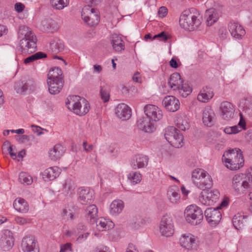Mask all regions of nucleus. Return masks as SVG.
I'll list each match as a JSON object with an SVG mask.
<instances>
[{"mask_svg":"<svg viewBox=\"0 0 252 252\" xmlns=\"http://www.w3.org/2000/svg\"><path fill=\"white\" fill-rule=\"evenodd\" d=\"M232 187L238 194L249 192L250 199L252 200V167L248 169L245 174L235 175L232 179Z\"/></svg>","mask_w":252,"mask_h":252,"instance_id":"obj_1","label":"nucleus"},{"mask_svg":"<svg viewBox=\"0 0 252 252\" xmlns=\"http://www.w3.org/2000/svg\"><path fill=\"white\" fill-rule=\"evenodd\" d=\"M222 160L225 163V166L231 170H237L244 164L241 150L236 148L225 152L222 156Z\"/></svg>","mask_w":252,"mask_h":252,"instance_id":"obj_2","label":"nucleus"},{"mask_svg":"<svg viewBox=\"0 0 252 252\" xmlns=\"http://www.w3.org/2000/svg\"><path fill=\"white\" fill-rule=\"evenodd\" d=\"M195 10L194 8H191L183 12L179 19L181 27L186 30L192 31L200 25L201 21L198 18L199 14L198 12L194 13Z\"/></svg>","mask_w":252,"mask_h":252,"instance_id":"obj_3","label":"nucleus"},{"mask_svg":"<svg viewBox=\"0 0 252 252\" xmlns=\"http://www.w3.org/2000/svg\"><path fill=\"white\" fill-rule=\"evenodd\" d=\"M67 108L75 114L83 116L89 110V104L86 99L78 95H70L65 102Z\"/></svg>","mask_w":252,"mask_h":252,"instance_id":"obj_4","label":"nucleus"},{"mask_svg":"<svg viewBox=\"0 0 252 252\" xmlns=\"http://www.w3.org/2000/svg\"><path fill=\"white\" fill-rule=\"evenodd\" d=\"M192 180L194 185L203 191L213 186V180L209 174L203 169L197 168L192 172Z\"/></svg>","mask_w":252,"mask_h":252,"instance_id":"obj_5","label":"nucleus"},{"mask_svg":"<svg viewBox=\"0 0 252 252\" xmlns=\"http://www.w3.org/2000/svg\"><path fill=\"white\" fill-rule=\"evenodd\" d=\"M168 84L173 90H178L181 96L186 97L192 92V88L187 82H184L179 73L175 72L170 75Z\"/></svg>","mask_w":252,"mask_h":252,"instance_id":"obj_6","label":"nucleus"},{"mask_svg":"<svg viewBox=\"0 0 252 252\" xmlns=\"http://www.w3.org/2000/svg\"><path fill=\"white\" fill-rule=\"evenodd\" d=\"M184 216L187 222L192 225L199 224L203 219V211L194 205H189L186 208Z\"/></svg>","mask_w":252,"mask_h":252,"instance_id":"obj_7","label":"nucleus"},{"mask_svg":"<svg viewBox=\"0 0 252 252\" xmlns=\"http://www.w3.org/2000/svg\"><path fill=\"white\" fill-rule=\"evenodd\" d=\"M164 137L173 147L179 148L183 145V136L180 131L174 126H169L165 130Z\"/></svg>","mask_w":252,"mask_h":252,"instance_id":"obj_8","label":"nucleus"},{"mask_svg":"<svg viewBox=\"0 0 252 252\" xmlns=\"http://www.w3.org/2000/svg\"><path fill=\"white\" fill-rule=\"evenodd\" d=\"M81 16L84 21L90 26L97 25L99 21L97 11L91 8L89 5L83 8Z\"/></svg>","mask_w":252,"mask_h":252,"instance_id":"obj_9","label":"nucleus"},{"mask_svg":"<svg viewBox=\"0 0 252 252\" xmlns=\"http://www.w3.org/2000/svg\"><path fill=\"white\" fill-rule=\"evenodd\" d=\"M219 195V191L217 189L209 190L207 189L201 192L199 200L203 205L211 206L218 200Z\"/></svg>","mask_w":252,"mask_h":252,"instance_id":"obj_10","label":"nucleus"},{"mask_svg":"<svg viewBox=\"0 0 252 252\" xmlns=\"http://www.w3.org/2000/svg\"><path fill=\"white\" fill-rule=\"evenodd\" d=\"M77 199L82 205L92 203L94 199L93 190L87 187H80L77 189Z\"/></svg>","mask_w":252,"mask_h":252,"instance_id":"obj_11","label":"nucleus"},{"mask_svg":"<svg viewBox=\"0 0 252 252\" xmlns=\"http://www.w3.org/2000/svg\"><path fill=\"white\" fill-rule=\"evenodd\" d=\"M160 232L162 235L165 237H170L174 233V225L172 218L168 215L162 217L161 220Z\"/></svg>","mask_w":252,"mask_h":252,"instance_id":"obj_12","label":"nucleus"},{"mask_svg":"<svg viewBox=\"0 0 252 252\" xmlns=\"http://www.w3.org/2000/svg\"><path fill=\"white\" fill-rule=\"evenodd\" d=\"M21 248L24 252H39L37 241L32 235L26 236L23 238Z\"/></svg>","mask_w":252,"mask_h":252,"instance_id":"obj_13","label":"nucleus"},{"mask_svg":"<svg viewBox=\"0 0 252 252\" xmlns=\"http://www.w3.org/2000/svg\"><path fill=\"white\" fill-rule=\"evenodd\" d=\"M144 110L145 115L153 122H158L162 118L161 110L155 105L147 104L145 106Z\"/></svg>","mask_w":252,"mask_h":252,"instance_id":"obj_14","label":"nucleus"},{"mask_svg":"<svg viewBox=\"0 0 252 252\" xmlns=\"http://www.w3.org/2000/svg\"><path fill=\"white\" fill-rule=\"evenodd\" d=\"M206 220L212 225H216L221 219V214L220 208H208L204 212Z\"/></svg>","mask_w":252,"mask_h":252,"instance_id":"obj_15","label":"nucleus"},{"mask_svg":"<svg viewBox=\"0 0 252 252\" xmlns=\"http://www.w3.org/2000/svg\"><path fill=\"white\" fill-rule=\"evenodd\" d=\"M14 245V238L12 232L3 230L0 241V247L4 251L10 250Z\"/></svg>","mask_w":252,"mask_h":252,"instance_id":"obj_16","label":"nucleus"},{"mask_svg":"<svg viewBox=\"0 0 252 252\" xmlns=\"http://www.w3.org/2000/svg\"><path fill=\"white\" fill-rule=\"evenodd\" d=\"M202 120L203 124L209 127L213 126L216 121V114L210 106L205 107L202 112Z\"/></svg>","mask_w":252,"mask_h":252,"instance_id":"obj_17","label":"nucleus"},{"mask_svg":"<svg viewBox=\"0 0 252 252\" xmlns=\"http://www.w3.org/2000/svg\"><path fill=\"white\" fill-rule=\"evenodd\" d=\"M137 126L141 130L145 132H153L156 129L154 122L146 117H140L137 120Z\"/></svg>","mask_w":252,"mask_h":252,"instance_id":"obj_18","label":"nucleus"},{"mask_svg":"<svg viewBox=\"0 0 252 252\" xmlns=\"http://www.w3.org/2000/svg\"><path fill=\"white\" fill-rule=\"evenodd\" d=\"M221 115L225 120L232 119L234 115L235 108L234 105L229 101H224L220 105Z\"/></svg>","mask_w":252,"mask_h":252,"instance_id":"obj_19","label":"nucleus"},{"mask_svg":"<svg viewBox=\"0 0 252 252\" xmlns=\"http://www.w3.org/2000/svg\"><path fill=\"white\" fill-rule=\"evenodd\" d=\"M37 39L20 40L19 47L23 54H31L36 50Z\"/></svg>","mask_w":252,"mask_h":252,"instance_id":"obj_20","label":"nucleus"},{"mask_svg":"<svg viewBox=\"0 0 252 252\" xmlns=\"http://www.w3.org/2000/svg\"><path fill=\"white\" fill-rule=\"evenodd\" d=\"M162 103L165 108L170 112L177 111L180 106L179 100L172 95H167L164 97Z\"/></svg>","mask_w":252,"mask_h":252,"instance_id":"obj_21","label":"nucleus"},{"mask_svg":"<svg viewBox=\"0 0 252 252\" xmlns=\"http://www.w3.org/2000/svg\"><path fill=\"white\" fill-rule=\"evenodd\" d=\"M117 116L123 121L129 119L131 116L130 108L124 103L118 104L115 108Z\"/></svg>","mask_w":252,"mask_h":252,"instance_id":"obj_22","label":"nucleus"},{"mask_svg":"<svg viewBox=\"0 0 252 252\" xmlns=\"http://www.w3.org/2000/svg\"><path fill=\"white\" fill-rule=\"evenodd\" d=\"M85 217L89 223L94 224L98 218L97 206L94 204L88 206L85 210Z\"/></svg>","mask_w":252,"mask_h":252,"instance_id":"obj_23","label":"nucleus"},{"mask_svg":"<svg viewBox=\"0 0 252 252\" xmlns=\"http://www.w3.org/2000/svg\"><path fill=\"white\" fill-rule=\"evenodd\" d=\"M228 28L231 35L236 39H241L245 35V30L237 23L230 22Z\"/></svg>","mask_w":252,"mask_h":252,"instance_id":"obj_24","label":"nucleus"},{"mask_svg":"<svg viewBox=\"0 0 252 252\" xmlns=\"http://www.w3.org/2000/svg\"><path fill=\"white\" fill-rule=\"evenodd\" d=\"M63 79H48L49 92L51 94H56L60 92L63 86Z\"/></svg>","mask_w":252,"mask_h":252,"instance_id":"obj_25","label":"nucleus"},{"mask_svg":"<svg viewBox=\"0 0 252 252\" xmlns=\"http://www.w3.org/2000/svg\"><path fill=\"white\" fill-rule=\"evenodd\" d=\"M34 82L32 80L29 79L26 81H23L17 83L14 87L17 93L23 94L27 90L33 91L34 89Z\"/></svg>","mask_w":252,"mask_h":252,"instance_id":"obj_26","label":"nucleus"},{"mask_svg":"<svg viewBox=\"0 0 252 252\" xmlns=\"http://www.w3.org/2000/svg\"><path fill=\"white\" fill-rule=\"evenodd\" d=\"M240 120L238 125L226 127L224 129V132L228 134H236L240 132L242 129L246 128L245 120L242 113H240Z\"/></svg>","mask_w":252,"mask_h":252,"instance_id":"obj_27","label":"nucleus"},{"mask_svg":"<svg viewBox=\"0 0 252 252\" xmlns=\"http://www.w3.org/2000/svg\"><path fill=\"white\" fill-rule=\"evenodd\" d=\"M248 218V216L244 215V213H238L236 214L232 219L233 226L237 230L242 229L246 225Z\"/></svg>","mask_w":252,"mask_h":252,"instance_id":"obj_28","label":"nucleus"},{"mask_svg":"<svg viewBox=\"0 0 252 252\" xmlns=\"http://www.w3.org/2000/svg\"><path fill=\"white\" fill-rule=\"evenodd\" d=\"M61 173L60 169L57 166H53L46 169L43 173V179L48 182L55 179Z\"/></svg>","mask_w":252,"mask_h":252,"instance_id":"obj_29","label":"nucleus"},{"mask_svg":"<svg viewBox=\"0 0 252 252\" xmlns=\"http://www.w3.org/2000/svg\"><path fill=\"white\" fill-rule=\"evenodd\" d=\"M167 196L170 202L173 204H178L180 201L179 189L176 186L170 187L167 192Z\"/></svg>","mask_w":252,"mask_h":252,"instance_id":"obj_30","label":"nucleus"},{"mask_svg":"<svg viewBox=\"0 0 252 252\" xmlns=\"http://www.w3.org/2000/svg\"><path fill=\"white\" fill-rule=\"evenodd\" d=\"M18 38L20 40H30L37 39L35 35L29 27L22 26L20 27L18 32Z\"/></svg>","mask_w":252,"mask_h":252,"instance_id":"obj_31","label":"nucleus"},{"mask_svg":"<svg viewBox=\"0 0 252 252\" xmlns=\"http://www.w3.org/2000/svg\"><path fill=\"white\" fill-rule=\"evenodd\" d=\"M196 239L194 236L189 233L184 234L180 239L182 247L188 250L191 249L195 244Z\"/></svg>","mask_w":252,"mask_h":252,"instance_id":"obj_32","label":"nucleus"},{"mask_svg":"<svg viewBox=\"0 0 252 252\" xmlns=\"http://www.w3.org/2000/svg\"><path fill=\"white\" fill-rule=\"evenodd\" d=\"M64 151V148L62 145L57 144L49 151V157L51 160L56 161L61 158Z\"/></svg>","mask_w":252,"mask_h":252,"instance_id":"obj_33","label":"nucleus"},{"mask_svg":"<svg viewBox=\"0 0 252 252\" xmlns=\"http://www.w3.org/2000/svg\"><path fill=\"white\" fill-rule=\"evenodd\" d=\"M148 160L149 158L147 156L138 155L131 162V166L133 169L144 168L148 165Z\"/></svg>","mask_w":252,"mask_h":252,"instance_id":"obj_34","label":"nucleus"},{"mask_svg":"<svg viewBox=\"0 0 252 252\" xmlns=\"http://www.w3.org/2000/svg\"><path fill=\"white\" fill-rule=\"evenodd\" d=\"M94 224H96V228L99 231H105L109 229L113 228L114 225L112 221H109L104 218H97Z\"/></svg>","mask_w":252,"mask_h":252,"instance_id":"obj_35","label":"nucleus"},{"mask_svg":"<svg viewBox=\"0 0 252 252\" xmlns=\"http://www.w3.org/2000/svg\"><path fill=\"white\" fill-rule=\"evenodd\" d=\"M111 43L113 49L116 52H120L125 50V46L124 42L119 35L116 34H113L112 36Z\"/></svg>","mask_w":252,"mask_h":252,"instance_id":"obj_36","label":"nucleus"},{"mask_svg":"<svg viewBox=\"0 0 252 252\" xmlns=\"http://www.w3.org/2000/svg\"><path fill=\"white\" fill-rule=\"evenodd\" d=\"M13 207L16 210L22 213L28 212L29 209V205L27 202L22 198H18L14 200Z\"/></svg>","mask_w":252,"mask_h":252,"instance_id":"obj_37","label":"nucleus"},{"mask_svg":"<svg viewBox=\"0 0 252 252\" xmlns=\"http://www.w3.org/2000/svg\"><path fill=\"white\" fill-rule=\"evenodd\" d=\"M43 29L46 32H53L57 31L59 26L58 23L51 19H45L41 22Z\"/></svg>","mask_w":252,"mask_h":252,"instance_id":"obj_38","label":"nucleus"},{"mask_svg":"<svg viewBox=\"0 0 252 252\" xmlns=\"http://www.w3.org/2000/svg\"><path fill=\"white\" fill-rule=\"evenodd\" d=\"M205 15L207 17V22L208 26H212L217 22L220 16V14L217 10L213 8L207 10Z\"/></svg>","mask_w":252,"mask_h":252,"instance_id":"obj_39","label":"nucleus"},{"mask_svg":"<svg viewBox=\"0 0 252 252\" xmlns=\"http://www.w3.org/2000/svg\"><path fill=\"white\" fill-rule=\"evenodd\" d=\"M124 207L123 202L121 200H115L110 205V213L113 216L119 214Z\"/></svg>","mask_w":252,"mask_h":252,"instance_id":"obj_40","label":"nucleus"},{"mask_svg":"<svg viewBox=\"0 0 252 252\" xmlns=\"http://www.w3.org/2000/svg\"><path fill=\"white\" fill-rule=\"evenodd\" d=\"M176 123V126L182 130L188 129L190 127L188 118L184 115L177 117Z\"/></svg>","mask_w":252,"mask_h":252,"instance_id":"obj_41","label":"nucleus"},{"mask_svg":"<svg viewBox=\"0 0 252 252\" xmlns=\"http://www.w3.org/2000/svg\"><path fill=\"white\" fill-rule=\"evenodd\" d=\"M100 87V94L101 99L104 102L108 101L110 98V89L109 85L105 82H101Z\"/></svg>","mask_w":252,"mask_h":252,"instance_id":"obj_42","label":"nucleus"},{"mask_svg":"<svg viewBox=\"0 0 252 252\" xmlns=\"http://www.w3.org/2000/svg\"><path fill=\"white\" fill-rule=\"evenodd\" d=\"M52 7L55 9L62 10L69 4V0H50Z\"/></svg>","mask_w":252,"mask_h":252,"instance_id":"obj_43","label":"nucleus"},{"mask_svg":"<svg viewBox=\"0 0 252 252\" xmlns=\"http://www.w3.org/2000/svg\"><path fill=\"white\" fill-rule=\"evenodd\" d=\"M214 96L213 92L211 90L206 91L205 90L201 92L197 96V99L203 102H207Z\"/></svg>","mask_w":252,"mask_h":252,"instance_id":"obj_44","label":"nucleus"},{"mask_svg":"<svg viewBox=\"0 0 252 252\" xmlns=\"http://www.w3.org/2000/svg\"><path fill=\"white\" fill-rule=\"evenodd\" d=\"M240 105L243 107V111L249 114L252 112V99L247 98L241 100Z\"/></svg>","mask_w":252,"mask_h":252,"instance_id":"obj_45","label":"nucleus"},{"mask_svg":"<svg viewBox=\"0 0 252 252\" xmlns=\"http://www.w3.org/2000/svg\"><path fill=\"white\" fill-rule=\"evenodd\" d=\"M127 178L132 185H136L140 182L142 175L138 172L131 171L128 174Z\"/></svg>","mask_w":252,"mask_h":252,"instance_id":"obj_46","label":"nucleus"},{"mask_svg":"<svg viewBox=\"0 0 252 252\" xmlns=\"http://www.w3.org/2000/svg\"><path fill=\"white\" fill-rule=\"evenodd\" d=\"M47 57L45 53L42 52H38L31 56L27 57L24 60V63L28 64L35 60L45 58Z\"/></svg>","mask_w":252,"mask_h":252,"instance_id":"obj_47","label":"nucleus"},{"mask_svg":"<svg viewBox=\"0 0 252 252\" xmlns=\"http://www.w3.org/2000/svg\"><path fill=\"white\" fill-rule=\"evenodd\" d=\"M75 189L74 183L70 180H66L65 184L63 186V191L66 193V195H70L73 193Z\"/></svg>","mask_w":252,"mask_h":252,"instance_id":"obj_48","label":"nucleus"},{"mask_svg":"<svg viewBox=\"0 0 252 252\" xmlns=\"http://www.w3.org/2000/svg\"><path fill=\"white\" fill-rule=\"evenodd\" d=\"M62 75V72L61 69L59 67H55L49 71L48 75V79H53L56 80L58 79H63V77Z\"/></svg>","mask_w":252,"mask_h":252,"instance_id":"obj_49","label":"nucleus"},{"mask_svg":"<svg viewBox=\"0 0 252 252\" xmlns=\"http://www.w3.org/2000/svg\"><path fill=\"white\" fill-rule=\"evenodd\" d=\"M50 47L53 52L57 53L63 51L64 45L61 40H58L57 41H54L51 43Z\"/></svg>","mask_w":252,"mask_h":252,"instance_id":"obj_50","label":"nucleus"},{"mask_svg":"<svg viewBox=\"0 0 252 252\" xmlns=\"http://www.w3.org/2000/svg\"><path fill=\"white\" fill-rule=\"evenodd\" d=\"M19 181L23 184L30 185L32 182V177L26 172H22L19 175Z\"/></svg>","mask_w":252,"mask_h":252,"instance_id":"obj_51","label":"nucleus"},{"mask_svg":"<svg viewBox=\"0 0 252 252\" xmlns=\"http://www.w3.org/2000/svg\"><path fill=\"white\" fill-rule=\"evenodd\" d=\"M82 147L84 151L86 153H89L93 151L94 146L93 144H89L87 141H84L82 144Z\"/></svg>","mask_w":252,"mask_h":252,"instance_id":"obj_52","label":"nucleus"},{"mask_svg":"<svg viewBox=\"0 0 252 252\" xmlns=\"http://www.w3.org/2000/svg\"><path fill=\"white\" fill-rule=\"evenodd\" d=\"M15 137L19 143H25L30 140L29 136L27 135H16Z\"/></svg>","mask_w":252,"mask_h":252,"instance_id":"obj_53","label":"nucleus"},{"mask_svg":"<svg viewBox=\"0 0 252 252\" xmlns=\"http://www.w3.org/2000/svg\"><path fill=\"white\" fill-rule=\"evenodd\" d=\"M5 148H7V150L9 152V155L10 156L14 159L16 158V154L15 153L12 151V146H9L8 147V142H5L2 145V148L4 149Z\"/></svg>","mask_w":252,"mask_h":252,"instance_id":"obj_54","label":"nucleus"},{"mask_svg":"<svg viewBox=\"0 0 252 252\" xmlns=\"http://www.w3.org/2000/svg\"><path fill=\"white\" fill-rule=\"evenodd\" d=\"M220 38L221 39H224L227 37L228 33L226 28L221 27L220 29L219 32Z\"/></svg>","mask_w":252,"mask_h":252,"instance_id":"obj_55","label":"nucleus"},{"mask_svg":"<svg viewBox=\"0 0 252 252\" xmlns=\"http://www.w3.org/2000/svg\"><path fill=\"white\" fill-rule=\"evenodd\" d=\"M72 244L70 243H67L61 246L60 252H67L72 251Z\"/></svg>","mask_w":252,"mask_h":252,"instance_id":"obj_56","label":"nucleus"},{"mask_svg":"<svg viewBox=\"0 0 252 252\" xmlns=\"http://www.w3.org/2000/svg\"><path fill=\"white\" fill-rule=\"evenodd\" d=\"M159 38L160 40L166 41L168 39V36L164 32H162L154 36L152 39Z\"/></svg>","mask_w":252,"mask_h":252,"instance_id":"obj_57","label":"nucleus"},{"mask_svg":"<svg viewBox=\"0 0 252 252\" xmlns=\"http://www.w3.org/2000/svg\"><path fill=\"white\" fill-rule=\"evenodd\" d=\"M16 222L20 225H24L28 222V220L24 218L21 217H16L15 218Z\"/></svg>","mask_w":252,"mask_h":252,"instance_id":"obj_58","label":"nucleus"},{"mask_svg":"<svg viewBox=\"0 0 252 252\" xmlns=\"http://www.w3.org/2000/svg\"><path fill=\"white\" fill-rule=\"evenodd\" d=\"M25 5L21 2H17L15 4L14 8L18 13L22 12L25 8Z\"/></svg>","mask_w":252,"mask_h":252,"instance_id":"obj_59","label":"nucleus"},{"mask_svg":"<svg viewBox=\"0 0 252 252\" xmlns=\"http://www.w3.org/2000/svg\"><path fill=\"white\" fill-rule=\"evenodd\" d=\"M158 13L160 17H164L167 13V9L164 6H161L159 8Z\"/></svg>","mask_w":252,"mask_h":252,"instance_id":"obj_60","label":"nucleus"},{"mask_svg":"<svg viewBox=\"0 0 252 252\" xmlns=\"http://www.w3.org/2000/svg\"><path fill=\"white\" fill-rule=\"evenodd\" d=\"M132 80L136 83H140L142 82V78L138 72L134 73L132 77Z\"/></svg>","mask_w":252,"mask_h":252,"instance_id":"obj_61","label":"nucleus"},{"mask_svg":"<svg viewBox=\"0 0 252 252\" xmlns=\"http://www.w3.org/2000/svg\"><path fill=\"white\" fill-rule=\"evenodd\" d=\"M126 252H138V251L133 244H129Z\"/></svg>","mask_w":252,"mask_h":252,"instance_id":"obj_62","label":"nucleus"},{"mask_svg":"<svg viewBox=\"0 0 252 252\" xmlns=\"http://www.w3.org/2000/svg\"><path fill=\"white\" fill-rule=\"evenodd\" d=\"M170 65L172 67V68H176L178 67V64L177 63V62L176 60H175L174 59L172 58L170 62Z\"/></svg>","mask_w":252,"mask_h":252,"instance_id":"obj_63","label":"nucleus"},{"mask_svg":"<svg viewBox=\"0 0 252 252\" xmlns=\"http://www.w3.org/2000/svg\"><path fill=\"white\" fill-rule=\"evenodd\" d=\"M90 233L88 232L85 233L84 234L80 235L78 238H77V241L79 242H81L82 240H86L88 236L89 235Z\"/></svg>","mask_w":252,"mask_h":252,"instance_id":"obj_64","label":"nucleus"}]
</instances>
